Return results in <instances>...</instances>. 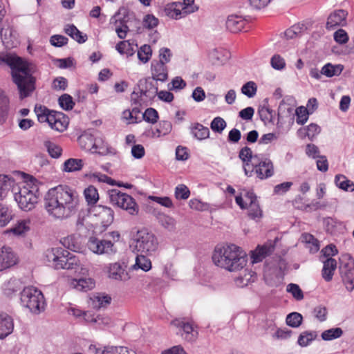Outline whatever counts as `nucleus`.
<instances>
[{"label":"nucleus","mask_w":354,"mask_h":354,"mask_svg":"<svg viewBox=\"0 0 354 354\" xmlns=\"http://www.w3.org/2000/svg\"><path fill=\"white\" fill-rule=\"evenodd\" d=\"M79 203L77 192L63 185L50 189L44 198L46 212L52 217L60 220L74 215L78 209Z\"/></svg>","instance_id":"1"},{"label":"nucleus","mask_w":354,"mask_h":354,"mask_svg":"<svg viewBox=\"0 0 354 354\" xmlns=\"http://www.w3.org/2000/svg\"><path fill=\"white\" fill-rule=\"evenodd\" d=\"M11 68L13 82L17 86L21 99L29 96L35 88L33 65L14 54H0V66Z\"/></svg>","instance_id":"2"},{"label":"nucleus","mask_w":354,"mask_h":354,"mask_svg":"<svg viewBox=\"0 0 354 354\" xmlns=\"http://www.w3.org/2000/svg\"><path fill=\"white\" fill-rule=\"evenodd\" d=\"M212 261L218 267L229 272L243 269L248 262L245 252L236 245H217L212 254Z\"/></svg>","instance_id":"3"},{"label":"nucleus","mask_w":354,"mask_h":354,"mask_svg":"<svg viewBox=\"0 0 354 354\" xmlns=\"http://www.w3.org/2000/svg\"><path fill=\"white\" fill-rule=\"evenodd\" d=\"M39 184L35 178L29 176L13 187L15 201L21 209L28 212L35 207L39 197Z\"/></svg>","instance_id":"4"},{"label":"nucleus","mask_w":354,"mask_h":354,"mask_svg":"<svg viewBox=\"0 0 354 354\" xmlns=\"http://www.w3.org/2000/svg\"><path fill=\"white\" fill-rule=\"evenodd\" d=\"M35 112L40 122H48L52 129L62 132L66 129L68 119L61 112L50 111L46 106L36 104Z\"/></svg>","instance_id":"5"},{"label":"nucleus","mask_w":354,"mask_h":354,"mask_svg":"<svg viewBox=\"0 0 354 354\" xmlns=\"http://www.w3.org/2000/svg\"><path fill=\"white\" fill-rule=\"evenodd\" d=\"M21 304L31 313L39 314L45 309V299L42 292L37 288L29 286L20 293Z\"/></svg>","instance_id":"6"},{"label":"nucleus","mask_w":354,"mask_h":354,"mask_svg":"<svg viewBox=\"0 0 354 354\" xmlns=\"http://www.w3.org/2000/svg\"><path fill=\"white\" fill-rule=\"evenodd\" d=\"M134 249L141 254L152 255L158 248V241L156 235L147 229L138 230L133 236Z\"/></svg>","instance_id":"7"},{"label":"nucleus","mask_w":354,"mask_h":354,"mask_svg":"<svg viewBox=\"0 0 354 354\" xmlns=\"http://www.w3.org/2000/svg\"><path fill=\"white\" fill-rule=\"evenodd\" d=\"M140 87V95L138 93L133 92L131 98L132 101H134L135 104L138 103L136 99H143L145 97L146 99H153L156 95L158 98L166 102H171L174 100V95L169 91H160L158 92V88L155 86L152 82H149L147 80H140L139 83Z\"/></svg>","instance_id":"8"},{"label":"nucleus","mask_w":354,"mask_h":354,"mask_svg":"<svg viewBox=\"0 0 354 354\" xmlns=\"http://www.w3.org/2000/svg\"><path fill=\"white\" fill-rule=\"evenodd\" d=\"M109 196L112 205L127 211L131 215L138 214L139 207L130 195L118 189H111L109 191Z\"/></svg>","instance_id":"9"},{"label":"nucleus","mask_w":354,"mask_h":354,"mask_svg":"<svg viewBox=\"0 0 354 354\" xmlns=\"http://www.w3.org/2000/svg\"><path fill=\"white\" fill-rule=\"evenodd\" d=\"M251 166L252 171L247 175L248 176H251L254 172L259 179L263 180L274 174V165L272 160L262 154H259L258 158L253 159V164Z\"/></svg>","instance_id":"10"},{"label":"nucleus","mask_w":354,"mask_h":354,"mask_svg":"<svg viewBox=\"0 0 354 354\" xmlns=\"http://www.w3.org/2000/svg\"><path fill=\"white\" fill-rule=\"evenodd\" d=\"M78 142L82 149L91 151L92 153H98L101 155L108 153V149L105 147L99 146L98 142L102 143L101 138H95L91 133H86L78 138Z\"/></svg>","instance_id":"11"},{"label":"nucleus","mask_w":354,"mask_h":354,"mask_svg":"<svg viewBox=\"0 0 354 354\" xmlns=\"http://www.w3.org/2000/svg\"><path fill=\"white\" fill-rule=\"evenodd\" d=\"M87 245L91 252L97 254H110L116 252L114 243L107 239H100L95 236H91Z\"/></svg>","instance_id":"12"},{"label":"nucleus","mask_w":354,"mask_h":354,"mask_svg":"<svg viewBox=\"0 0 354 354\" xmlns=\"http://www.w3.org/2000/svg\"><path fill=\"white\" fill-rule=\"evenodd\" d=\"M106 273L109 279L120 281H127L131 279V276L125 266L119 262L109 263L106 267Z\"/></svg>","instance_id":"13"},{"label":"nucleus","mask_w":354,"mask_h":354,"mask_svg":"<svg viewBox=\"0 0 354 354\" xmlns=\"http://www.w3.org/2000/svg\"><path fill=\"white\" fill-rule=\"evenodd\" d=\"M342 281L348 290L354 289V260L350 257L346 263H342L340 267Z\"/></svg>","instance_id":"14"},{"label":"nucleus","mask_w":354,"mask_h":354,"mask_svg":"<svg viewBox=\"0 0 354 354\" xmlns=\"http://www.w3.org/2000/svg\"><path fill=\"white\" fill-rule=\"evenodd\" d=\"M79 263L80 261L76 256L62 248V252H60L59 259L55 263V269L72 270L75 268Z\"/></svg>","instance_id":"15"},{"label":"nucleus","mask_w":354,"mask_h":354,"mask_svg":"<svg viewBox=\"0 0 354 354\" xmlns=\"http://www.w3.org/2000/svg\"><path fill=\"white\" fill-rule=\"evenodd\" d=\"M165 12L168 17L174 19H178L185 17L188 14L196 12V8L190 9V7H184L183 4H181V2H175L169 5L165 8Z\"/></svg>","instance_id":"16"},{"label":"nucleus","mask_w":354,"mask_h":354,"mask_svg":"<svg viewBox=\"0 0 354 354\" xmlns=\"http://www.w3.org/2000/svg\"><path fill=\"white\" fill-rule=\"evenodd\" d=\"M171 324L183 331L181 335L186 340L192 342L196 339L198 332L194 330L192 324L185 322L184 319H176L171 322Z\"/></svg>","instance_id":"17"},{"label":"nucleus","mask_w":354,"mask_h":354,"mask_svg":"<svg viewBox=\"0 0 354 354\" xmlns=\"http://www.w3.org/2000/svg\"><path fill=\"white\" fill-rule=\"evenodd\" d=\"M17 263V257L10 247L3 246L0 249V272L6 270Z\"/></svg>","instance_id":"18"},{"label":"nucleus","mask_w":354,"mask_h":354,"mask_svg":"<svg viewBox=\"0 0 354 354\" xmlns=\"http://www.w3.org/2000/svg\"><path fill=\"white\" fill-rule=\"evenodd\" d=\"M111 301V297L104 292H95L92 294L88 299V305L97 310L106 308Z\"/></svg>","instance_id":"19"},{"label":"nucleus","mask_w":354,"mask_h":354,"mask_svg":"<svg viewBox=\"0 0 354 354\" xmlns=\"http://www.w3.org/2000/svg\"><path fill=\"white\" fill-rule=\"evenodd\" d=\"M347 12L344 10H337L328 16L326 28L328 30L337 26H344L346 24Z\"/></svg>","instance_id":"20"},{"label":"nucleus","mask_w":354,"mask_h":354,"mask_svg":"<svg viewBox=\"0 0 354 354\" xmlns=\"http://www.w3.org/2000/svg\"><path fill=\"white\" fill-rule=\"evenodd\" d=\"M258 156L259 154L253 155L251 149L248 147H244L240 150L239 157L243 162V169L245 175H248L252 171L251 165L253 164V159L258 158Z\"/></svg>","instance_id":"21"},{"label":"nucleus","mask_w":354,"mask_h":354,"mask_svg":"<svg viewBox=\"0 0 354 354\" xmlns=\"http://www.w3.org/2000/svg\"><path fill=\"white\" fill-rule=\"evenodd\" d=\"M246 20L243 16L232 14L227 17L226 27L232 32H240L245 26Z\"/></svg>","instance_id":"22"},{"label":"nucleus","mask_w":354,"mask_h":354,"mask_svg":"<svg viewBox=\"0 0 354 354\" xmlns=\"http://www.w3.org/2000/svg\"><path fill=\"white\" fill-rule=\"evenodd\" d=\"M151 75L153 79L156 81L165 82L168 77L165 64L153 60L151 62Z\"/></svg>","instance_id":"23"},{"label":"nucleus","mask_w":354,"mask_h":354,"mask_svg":"<svg viewBox=\"0 0 354 354\" xmlns=\"http://www.w3.org/2000/svg\"><path fill=\"white\" fill-rule=\"evenodd\" d=\"M12 318L6 313H0V339L9 335L13 330Z\"/></svg>","instance_id":"24"},{"label":"nucleus","mask_w":354,"mask_h":354,"mask_svg":"<svg viewBox=\"0 0 354 354\" xmlns=\"http://www.w3.org/2000/svg\"><path fill=\"white\" fill-rule=\"evenodd\" d=\"M274 248V247L272 244L258 246L255 250L252 252V263H256L261 261L266 257L273 252Z\"/></svg>","instance_id":"25"},{"label":"nucleus","mask_w":354,"mask_h":354,"mask_svg":"<svg viewBox=\"0 0 354 354\" xmlns=\"http://www.w3.org/2000/svg\"><path fill=\"white\" fill-rule=\"evenodd\" d=\"M70 285L78 291L86 292L92 290L95 286V281L91 278L73 279Z\"/></svg>","instance_id":"26"},{"label":"nucleus","mask_w":354,"mask_h":354,"mask_svg":"<svg viewBox=\"0 0 354 354\" xmlns=\"http://www.w3.org/2000/svg\"><path fill=\"white\" fill-rule=\"evenodd\" d=\"M30 229V220L21 219L14 225V226L8 230L7 232H11L17 236H24Z\"/></svg>","instance_id":"27"},{"label":"nucleus","mask_w":354,"mask_h":354,"mask_svg":"<svg viewBox=\"0 0 354 354\" xmlns=\"http://www.w3.org/2000/svg\"><path fill=\"white\" fill-rule=\"evenodd\" d=\"M16 184L14 179L6 175H0V200L4 198L10 190L13 193V187Z\"/></svg>","instance_id":"28"},{"label":"nucleus","mask_w":354,"mask_h":354,"mask_svg":"<svg viewBox=\"0 0 354 354\" xmlns=\"http://www.w3.org/2000/svg\"><path fill=\"white\" fill-rule=\"evenodd\" d=\"M323 263L322 277L326 281H330L337 267L336 260L333 258H327Z\"/></svg>","instance_id":"29"},{"label":"nucleus","mask_w":354,"mask_h":354,"mask_svg":"<svg viewBox=\"0 0 354 354\" xmlns=\"http://www.w3.org/2000/svg\"><path fill=\"white\" fill-rule=\"evenodd\" d=\"M152 268L151 260L144 255L143 254H138L135 263L131 266V269L133 270H137L138 269L142 270L144 272L149 271Z\"/></svg>","instance_id":"30"},{"label":"nucleus","mask_w":354,"mask_h":354,"mask_svg":"<svg viewBox=\"0 0 354 354\" xmlns=\"http://www.w3.org/2000/svg\"><path fill=\"white\" fill-rule=\"evenodd\" d=\"M64 32L80 44L84 43L87 40V35L80 32L73 24L66 25L64 28Z\"/></svg>","instance_id":"31"},{"label":"nucleus","mask_w":354,"mask_h":354,"mask_svg":"<svg viewBox=\"0 0 354 354\" xmlns=\"http://www.w3.org/2000/svg\"><path fill=\"white\" fill-rule=\"evenodd\" d=\"M83 319L88 323L97 324L98 326L107 325L110 323V319L108 317H104L100 315H94L89 311H85Z\"/></svg>","instance_id":"32"},{"label":"nucleus","mask_w":354,"mask_h":354,"mask_svg":"<svg viewBox=\"0 0 354 354\" xmlns=\"http://www.w3.org/2000/svg\"><path fill=\"white\" fill-rule=\"evenodd\" d=\"M257 199V196L250 191H245L243 197L242 196H236L235 198L236 204L242 209H248L250 204H251V201L254 202Z\"/></svg>","instance_id":"33"},{"label":"nucleus","mask_w":354,"mask_h":354,"mask_svg":"<svg viewBox=\"0 0 354 354\" xmlns=\"http://www.w3.org/2000/svg\"><path fill=\"white\" fill-rule=\"evenodd\" d=\"M6 14V10L5 9V6L1 0H0V36L3 43L7 44L8 45L9 41L8 35L12 36V30L10 28H6L4 26L1 25L2 20L4 18Z\"/></svg>","instance_id":"34"},{"label":"nucleus","mask_w":354,"mask_h":354,"mask_svg":"<svg viewBox=\"0 0 354 354\" xmlns=\"http://www.w3.org/2000/svg\"><path fill=\"white\" fill-rule=\"evenodd\" d=\"M209 57L215 64H222L228 60L230 53L225 49L215 48L209 53Z\"/></svg>","instance_id":"35"},{"label":"nucleus","mask_w":354,"mask_h":354,"mask_svg":"<svg viewBox=\"0 0 354 354\" xmlns=\"http://www.w3.org/2000/svg\"><path fill=\"white\" fill-rule=\"evenodd\" d=\"M62 244L68 249L77 251L80 248V236L77 234L68 235L61 240Z\"/></svg>","instance_id":"36"},{"label":"nucleus","mask_w":354,"mask_h":354,"mask_svg":"<svg viewBox=\"0 0 354 354\" xmlns=\"http://www.w3.org/2000/svg\"><path fill=\"white\" fill-rule=\"evenodd\" d=\"M83 166V160L69 158L64 162L63 170L66 172H74L81 170Z\"/></svg>","instance_id":"37"},{"label":"nucleus","mask_w":354,"mask_h":354,"mask_svg":"<svg viewBox=\"0 0 354 354\" xmlns=\"http://www.w3.org/2000/svg\"><path fill=\"white\" fill-rule=\"evenodd\" d=\"M9 100L3 90L0 89V124H3L8 115Z\"/></svg>","instance_id":"38"},{"label":"nucleus","mask_w":354,"mask_h":354,"mask_svg":"<svg viewBox=\"0 0 354 354\" xmlns=\"http://www.w3.org/2000/svg\"><path fill=\"white\" fill-rule=\"evenodd\" d=\"M344 66L341 64L333 65L330 63L324 65L322 68V73L328 77L337 76L341 74Z\"/></svg>","instance_id":"39"},{"label":"nucleus","mask_w":354,"mask_h":354,"mask_svg":"<svg viewBox=\"0 0 354 354\" xmlns=\"http://www.w3.org/2000/svg\"><path fill=\"white\" fill-rule=\"evenodd\" d=\"M60 252H62V248H54L48 249L45 252V258L46 262L52 267L55 269V263L59 259V255H60Z\"/></svg>","instance_id":"40"},{"label":"nucleus","mask_w":354,"mask_h":354,"mask_svg":"<svg viewBox=\"0 0 354 354\" xmlns=\"http://www.w3.org/2000/svg\"><path fill=\"white\" fill-rule=\"evenodd\" d=\"M335 182L336 185L344 191H354V183L348 180L344 175L338 174L335 176Z\"/></svg>","instance_id":"41"},{"label":"nucleus","mask_w":354,"mask_h":354,"mask_svg":"<svg viewBox=\"0 0 354 354\" xmlns=\"http://www.w3.org/2000/svg\"><path fill=\"white\" fill-rule=\"evenodd\" d=\"M158 219L160 224L167 230L173 232L176 230V221L173 217L162 214L158 216Z\"/></svg>","instance_id":"42"},{"label":"nucleus","mask_w":354,"mask_h":354,"mask_svg":"<svg viewBox=\"0 0 354 354\" xmlns=\"http://www.w3.org/2000/svg\"><path fill=\"white\" fill-rule=\"evenodd\" d=\"M3 290L6 296L11 297L20 290L19 281L15 279H11L4 283Z\"/></svg>","instance_id":"43"},{"label":"nucleus","mask_w":354,"mask_h":354,"mask_svg":"<svg viewBox=\"0 0 354 354\" xmlns=\"http://www.w3.org/2000/svg\"><path fill=\"white\" fill-rule=\"evenodd\" d=\"M301 240L302 242L308 245L310 252L315 253L319 250V241L312 234L308 233L303 234Z\"/></svg>","instance_id":"44"},{"label":"nucleus","mask_w":354,"mask_h":354,"mask_svg":"<svg viewBox=\"0 0 354 354\" xmlns=\"http://www.w3.org/2000/svg\"><path fill=\"white\" fill-rule=\"evenodd\" d=\"M320 127L317 124L312 123L306 127L300 129L298 132L301 136H307L312 140L320 133Z\"/></svg>","instance_id":"45"},{"label":"nucleus","mask_w":354,"mask_h":354,"mask_svg":"<svg viewBox=\"0 0 354 354\" xmlns=\"http://www.w3.org/2000/svg\"><path fill=\"white\" fill-rule=\"evenodd\" d=\"M192 132L194 136L199 140H205L209 136V129L198 123L194 125L192 129Z\"/></svg>","instance_id":"46"},{"label":"nucleus","mask_w":354,"mask_h":354,"mask_svg":"<svg viewBox=\"0 0 354 354\" xmlns=\"http://www.w3.org/2000/svg\"><path fill=\"white\" fill-rule=\"evenodd\" d=\"M317 335L315 331H304L299 335L297 343L302 347L307 346L317 337Z\"/></svg>","instance_id":"47"},{"label":"nucleus","mask_w":354,"mask_h":354,"mask_svg":"<svg viewBox=\"0 0 354 354\" xmlns=\"http://www.w3.org/2000/svg\"><path fill=\"white\" fill-rule=\"evenodd\" d=\"M84 194L85 199L89 205L95 204L99 200V194L97 190L93 185H90L86 188L84 189Z\"/></svg>","instance_id":"48"},{"label":"nucleus","mask_w":354,"mask_h":354,"mask_svg":"<svg viewBox=\"0 0 354 354\" xmlns=\"http://www.w3.org/2000/svg\"><path fill=\"white\" fill-rule=\"evenodd\" d=\"M302 315L297 312L288 314L286 319V322L288 326L292 328H298L302 323Z\"/></svg>","instance_id":"49"},{"label":"nucleus","mask_w":354,"mask_h":354,"mask_svg":"<svg viewBox=\"0 0 354 354\" xmlns=\"http://www.w3.org/2000/svg\"><path fill=\"white\" fill-rule=\"evenodd\" d=\"M253 272L250 270H245L244 276H239L235 279L236 286L243 288L247 286L250 282L254 281Z\"/></svg>","instance_id":"50"},{"label":"nucleus","mask_w":354,"mask_h":354,"mask_svg":"<svg viewBox=\"0 0 354 354\" xmlns=\"http://www.w3.org/2000/svg\"><path fill=\"white\" fill-rule=\"evenodd\" d=\"M343 334V330L340 328H333L324 330L322 333V338L325 341H330L340 337Z\"/></svg>","instance_id":"51"},{"label":"nucleus","mask_w":354,"mask_h":354,"mask_svg":"<svg viewBox=\"0 0 354 354\" xmlns=\"http://www.w3.org/2000/svg\"><path fill=\"white\" fill-rule=\"evenodd\" d=\"M12 218V212L9 208L0 204V226L6 225Z\"/></svg>","instance_id":"52"},{"label":"nucleus","mask_w":354,"mask_h":354,"mask_svg":"<svg viewBox=\"0 0 354 354\" xmlns=\"http://www.w3.org/2000/svg\"><path fill=\"white\" fill-rule=\"evenodd\" d=\"M44 146L52 158H57L61 156L62 149L55 143L50 141H46L44 142Z\"/></svg>","instance_id":"53"},{"label":"nucleus","mask_w":354,"mask_h":354,"mask_svg":"<svg viewBox=\"0 0 354 354\" xmlns=\"http://www.w3.org/2000/svg\"><path fill=\"white\" fill-rule=\"evenodd\" d=\"M172 129V124L169 121L162 120L159 123V127L153 133L154 136L160 137L169 134Z\"/></svg>","instance_id":"54"},{"label":"nucleus","mask_w":354,"mask_h":354,"mask_svg":"<svg viewBox=\"0 0 354 354\" xmlns=\"http://www.w3.org/2000/svg\"><path fill=\"white\" fill-rule=\"evenodd\" d=\"M152 50L149 45L142 46L138 51V57L143 63H147L151 57Z\"/></svg>","instance_id":"55"},{"label":"nucleus","mask_w":354,"mask_h":354,"mask_svg":"<svg viewBox=\"0 0 354 354\" xmlns=\"http://www.w3.org/2000/svg\"><path fill=\"white\" fill-rule=\"evenodd\" d=\"M286 291L291 294L294 299L297 301H301L304 299L303 291L296 283H289L286 286Z\"/></svg>","instance_id":"56"},{"label":"nucleus","mask_w":354,"mask_h":354,"mask_svg":"<svg viewBox=\"0 0 354 354\" xmlns=\"http://www.w3.org/2000/svg\"><path fill=\"white\" fill-rule=\"evenodd\" d=\"M100 354H134L129 352L127 347L124 346H107L101 351Z\"/></svg>","instance_id":"57"},{"label":"nucleus","mask_w":354,"mask_h":354,"mask_svg":"<svg viewBox=\"0 0 354 354\" xmlns=\"http://www.w3.org/2000/svg\"><path fill=\"white\" fill-rule=\"evenodd\" d=\"M248 216L253 219L261 218L262 216V211L259 207L257 200L254 202L251 201V204L248 206Z\"/></svg>","instance_id":"58"},{"label":"nucleus","mask_w":354,"mask_h":354,"mask_svg":"<svg viewBox=\"0 0 354 354\" xmlns=\"http://www.w3.org/2000/svg\"><path fill=\"white\" fill-rule=\"evenodd\" d=\"M257 91V84L252 81L248 82L241 88V93L250 98L256 95Z\"/></svg>","instance_id":"59"},{"label":"nucleus","mask_w":354,"mask_h":354,"mask_svg":"<svg viewBox=\"0 0 354 354\" xmlns=\"http://www.w3.org/2000/svg\"><path fill=\"white\" fill-rule=\"evenodd\" d=\"M116 50L120 54H126L127 56L133 55V49L129 41H120L116 45Z\"/></svg>","instance_id":"60"},{"label":"nucleus","mask_w":354,"mask_h":354,"mask_svg":"<svg viewBox=\"0 0 354 354\" xmlns=\"http://www.w3.org/2000/svg\"><path fill=\"white\" fill-rule=\"evenodd\" d=\"M59 104L64 110H71L75 103L72 97L68 94H63L59 97Z\"/></svg>","instance_id":"61"},{"label":"nucleus","mask_w":354,"mask_h":354,"mask_svg":"<svg viewBox=\"0 0 354 354\" xmlns=\"http://www.w3.org/2000/svg\"><path fill=\"white\" fill-rule=\"evenodd\" d=\"M159 24V20L154 15L148 14L146 15L142 19V25L144 28L151 30L156 27Z\"/></svg>","instance_id":"62"},{"label":"nucleus","mask_w":354,"mask_h":354,"mask_svg":"<svg viewBox=\"0 0 354 354\" xmlns=\"http://www.w3.org/2000/svg\"><path fill=\"white\" fill-rule=\"evenodd\" d=\"M310 111L304 107V106H299L296 109V115H297V123L303 124H304L308 118V115L310 114Z\"/></svg>","instance_id":"63"},{"label":"nucleus","mask_w":354,"mask_h":354,"mask_svg":"<svg viewBox=\"0 0 354 354\" xmlns=\"http://www.w3.org/2000/svg\"><path fill=\"white\" fill-rule=\"evenodd\" d=\"M226 122L221 117H216L212 121L210 127L213 131L221 133L226 127Z\"/></svg>","instance_id":"64"}]
</instances>
